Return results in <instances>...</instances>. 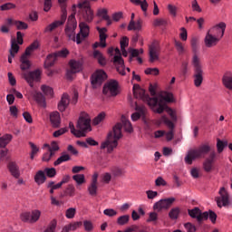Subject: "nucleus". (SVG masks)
Returning a JSON list of instances; mask_svg holds the SVG:
<instances>
[{
    "label": "nucleus",
    "instance_id": "obj_1",
    "mask_svg": "<svg viewBox=\"0 0 232 232\" xmlns=\"http://www.w3.org/2000/svg\"><path fill=\"white\" fill-rule=\"evenodd\" d=\"M121 122L122 125L118 122L112 128V131L108 133L106 140L101 144V150H107V153H113V150H116L117 146H119V140L122 139V126L128 133L133 131V126H131V122L126 116H121Z\"/></svg>",
    "mask_w": 232,
    "mask_h": 232
},
{
    "label": "nucleus",
    "instance_id": "obj_2",
    "mask_svg": "<svg viewBox=\"0 0 232 232\" xmlns=\"http://www.w3.org/2000/svg\"><path fill=\"white\" fill-rule=\"evenodd\" d=\"M77 28V20L75 19V14L72 13L67 20L65 26V34L71 41H76L77 44H81L83 39H86L90 35V26L86 22H80L79 28L80 33L75 37V29Z\"/></svg>",
    "mask_w": 232,
    "mask_h": 232
},
{
    "label": "nucleus",
    "instance_id": "obj_3",
    "mask_svg": "<svg viewBox=\"0 0 232 232\" xmlns=\"http://www.w3.org/2000/svg\"><path fill=\"white\" fill-rule=\"evenodd\" d=\"M92 120L88 117L81 116L78 120L76 128L73 125V122L70 121L69 122V128L71 130V133L72 135H75V137H86V133L88 131H92Z\"/></svg>",
    "mask_w": 232,
    "mask_h": 232
},
{
    "label": "nucleus",
    "instance_id": "obj_4",
    "mask_svg": "<svg viewBox=\"0 0 232 232\" xmlns=\"http://www.w3.org/2000/svg\"><path fill=\"white\" fill-rule=\"evenodd\" d=\"M164 101H166V102H173V94L166 92L161 99H159L157 97L149 98L148 103L149 106H150L151 110L154 111V113H163L166 108H168Z\"/></svg>",
    "mask_w": 232,
    "mask_h": 232
},
{
    "label": "nucleus",
    "instance_id": "obj_5",
    "mask_svg": "<svg viewBox=\"0 0 232 232\" xmlns=\"http://www.w3.org/2000/svg\"><path fill=\"white\" fill-rule=\"evenodd\" d=\"M210 151L211 147L208 144H203L198 149L190 150L185 157V162L191 165L195 159H204Z\"/></svg>",
    "mask_w": 232,
    "mask_h": 232
},
{
    "label": "nucleus",
    "instance_id": "obj_6",
    "mask_svg": "<svg viewBox=\"0 0 232 232\" xmlns=\"http://www.w3.org/2000/svg\"><path fill=\"white\" fill-rule=\"evenodd\" d=\"M192 65L194 67V86L200 88L204 82V70L202 69V63L198 55L194 54L192 57Z\"/></svg>",
    "mask_w": 232,
    "mask_h": 232
},
{
    "label": "nucleus",
    "instance_id": "obj_7",
    "mask_svg": "<svg viewBox=\"0 0 232 232\" xmlns=\"http://www.w3.org/2000/svg\"><path fill=\"white\" fill-rule=\"evenodd\" d=\"M80 8V21L81 23H92L95 14H93V10H92V6H90V2L88 0L83 1L78 5Z\"/></svg>",
    "mask_w": 232,
    "mask_h": 232
},
{
    "label": "nucleus",
    "instance_id": "obj_8",
    "mask_svg": "<svg viewBox=\"0 0 232 232\" xmlns=\"http://www.w3.org/2000/svg\"><path fill=\"white\" fill-rule=\"evenodd\" d=\"M39 48V41L35 40L34 44H31L26 49L24 53L20 58V68L21 70H30V66H32V63H30V60L28 58L30 55H32V52H35Z\"/></svg>",
    "mask_w": 232,
    "mask_h": 232
},
{
    "label": "nucleus",
    "instance_id": "obj_9",
    "mask_svg": "<svg viewBox=\"0 0 232 232\" xmlns=\"http://www.w3.org/2000/svg\"><path fill=\"white\" fill-rule=\"evenodd\" d=\"M62 9L61 20L54 21L46 26L45 32H53L55 28H59V26H63L64 23H66V18L68 17V12L66 11V0H58Z\"/></svg>",
    "mask_w": 232,
    "mask_h": 232
},
{
    "label": "nucleus",
    "instance_id": "obj_10",
    "mask_svg": "<svg viewBox=\"0 0 232 232\" xmlns=\"http://www.w3.org/2000/svg\"><path fill=\"white\" fill-rule=\"evenodd\" d=\"M102 93L107 97H117L119 95V82L115 80L109 81L104 84Z\"/></svg>",
    "mask_w": 232,
    "mask_h": 232
},
{
    "label": "nucleus",
    "instance_id": "obj_11",
    "mask_svg": "<svg viewBox=\"0 0 232 232\" xmlns=\"http://www.w3.org/2000/svg\"><path fill=\"white\" fill-rule=\"evenodd\" d=\"M69 66H70V69L67 70L66 77L69 81H72L75 73H79V72H82V62L71 60L69 62Z\"/></svg>",
    "mask_w": 232,
    "mask_h": 232
},
{
    "label": "nucleus",
    "instance_id": "obj_12",
    "mask_svg": "<svg viewBox=\"0 0 232 232\" xmlns=\"http://www.w3.org/2000/svg\"><path fill=\"white\" fill-rule=\"evenodd\" d=\"M108 79V75L103 70L96 71L91 78V82L93 88H99V86L102 85V82Z\"/></svg>",
    "mask_w": 232,
    "mask_h": 232
},
{
    "label": "nucleus",
    "instance_id": "obj_13",
    "mask_svg": "<svg viewBox=\"0 0 232 232\" xmlns=\"http://www.w3.org/2000/svg\"><path fill=\"white\" fill-rule=\"evenodd\" d=\"M41 218V210L34 209L30 212H24L21 214V220L23 222H29L30 224H34L37 222Z\"/></svg>",
    "mask_w": 232,
    "mask_h": 232
},
{
    "label": "nucleus",
    "instance_id": "obj_14",
    "mask_svg": "<svg viewBox=\"0 0 232 232\" xmlns=\"http://www.w3.org/2000/svg\"><path fill=\"white\" fill-rule=\"evenodd\" d=\"M23 77L31 88H34V82L41 81V71L39 69L23 73Z\"/></svg>",
    "mask_w": 232,
    "mask_h": 232
},
{
    "label": "nucleus",
    "instance_id": "obj_15",
    "mask_svg": "<svg viewBox=\"0 0 232 232\" xmlns=\"http://www.w3.org/2000/svg\"><path fill=\"white\" fill-rule=\"evenodd\" d=\"M208 33L214 35V37H218V39L220 41L222 37H224V34H226V23L220 22L210 28Z\"/></svg>",
    "mask_w": 232,
    "mask_h": 232
},
{
    "label": "nucleus",
    "instance_id": "obj_16",
    "mask_svg": "<svg viewBox=\"0 0 232 232\" xmlns=\"http://www.w3.org/2000/svg\"><path fill=\"white\" fill-rule=\"evenodd\" d=\"M188 215L191 217V218H197L198 222H204V220H208L209 218L208 211L202 213V210H200L198 207L188 209Z\"/></svg>",
    "mask_w": 232,
    "mask_h": 232
},
{
    "label": "nucleus",
    "instance_id": "obj_17",
    "mask_svg": "<svg viewBox=\"0 0 232 232\" xmlns=\"http://www.w3.org/2000/svg\"><path fill=\"white\" fill-rule=\"evenodd\" d=\"M159 55H160V45L158 42H153L149 46L150 63H155V61H159Z\"/></svg>",
    "mask_w": 232,
    "mask_h": 232
},
{
    "label": "nucleus",
    "instance_id": "obj_18",
    "mask_svg": "<svg viewBox=\"0 0 232 232\" xmlns=\"http://www.w3.org/2000/svg\"><path fill=\"white\" fill-rule=\"evenodd\" d=\"M217 159V153L215 151L210 152L209 156L203 162V169L206 173H211L215 169V160Z\"/></svg>",
    "mask_w": 232,
    "mask_h": 232
},
{
    "label": "nucleus",
    "instance_id": "obj_19",
    "mask_svg": "<svg viewBox=\"0 0 232 232\" xmlns=\"http://www.w3.org/2000/svg\"><path fill=\"white\" fill-rule=\"evenodd\" d=\"M116 55L114 56L113 63L116 65L117 72L121 73V75H126V72H124V59L121 55V50L119 48L115 49Z\"/></svg>",
    "mask_w": 232,
    "mask_h": 232
},
{
    "label": "nucleus",
    "instance_id": "obj_20",
    "mask_svg": "<svg viewBox=\"0 0 232 232\" xmlns=\"http://www.w3.org/2000/svg\"><path fill=\"white\" fill-rule=\"evenodd\" d=\"M219 198H217V204L218 208H222V206H229V194L226 188H221L219 190Z\"/></svg>",
    "mask_w": 232,
    "mask_h": 232
},
{
    "label": "nucleus",
    "instance_id": "obj_21",
    "mask_svg": "<svg viewBox=\"0 0 232 232\" xmlns=\"http://www.w3.org/2000/svg\"><path fill=\"white\" fill-rule=\"evenodd\" d=\"M173 202H175V198L160 199L154 204L153 208L154 209H158V211H160L161 209H169V208H171Z\"/></svg>",
    "mask_w": 232,
    "mask_h": 232
},
{
    "label": "nucleus",
    "instance_id": "obj_22",
    "mask_svg": "<svg viewBox=\"0 0 232 232\" xmlns=\"http://www.w3.org/2000/svg\"><path fill=\"white\" fill-rule=\"evenodd\" d=\"M164 123L166 124V126H168V128H169V131L166 133V139L167 140H173V128H175V125L173 124V121H170L169 119H168V117L166 116H161V118L160 119V123Z\"/></svg>",
    "mask_w": 232,
    "mask_h": 232
},
{
    "label": "nucleus",
    "instance_id": "obj_23",
    "mask_svg": "<svg viewBox=\"0 0 232 232\" xmlns=\"http://www.w3.org/2000/svg\"><path fill=\"white\" fill-rule=\"evenodd\" d=\"M218 43H220L218 37L210 34V33L207 32L206 36L204 38V44L206 48H214V46H217Z\"/></svg>",
    "mask_w": 232,
    "mask_h": 232
},
{
    "label": "nucleus",
    "instance_id": "obj_24",
    "mask_svg": "<svg viewBox=\"0 0 232 232\" xmlns=\"http://www.w3.org/2000/svg\"><path fill=\"white\" fill-rule=\"evenodd\" d=\"M98 179H99V174L94 173L92 176V182H91L90 186L88 187L89 195H91V197H97Z\"/></svg>",
    "mask_w": 232,
    "mask_h": 232
},
{
    "label": "nucleus",
    "instance_id": "obj_25",
    "mask_svg": "<svg viewBox=\"0 0 232 232\" xmlns=\"http://www.w3.org/2000/svg\"><path fill=\"white\" fill-rule=\"evenodd\" d=\"M135 110L136 112L131 114V121H133L134 122L146 115V108L144 106L139 105L137 102H135Z\"/></svg>",
    "mask_w": 232,
    "mask_h": 232
},
{
    "label": "nucleus",
    "instance_id": "obj_26",
    "mask_svg": "<svg viewBox=\"0 0 232 232\" xmlns=\"http://www.w3.org/2000/svg\"><path fill=\"white\" fill-rule=\"evenodd\" d=\"M69 104H70V96L68 94L64 93L62 96L60 102L58 103L59 111H65L66 108H68Z\"/></svg>",
    "mask_w": 232,
    "mask_h": 232
},
{
    "label": "nucleus",
    "instance_id": "obj_27",
    "mask_svg": "<svg viewBox=\"0 0 232 232\" xmlns=\"http://www.w3.org/2000/svg\"><path fill=\"white\" fill-rule=\"evenodd\" d=\"M33 97L37 104L41 106V108L46 107V98H44V95H43V93L39 92H33Z\"/></svg>",
    "mask_w": 232,
    "mask_h": 232
},
{
    "label": "nucleus",
    "instance_id": "obj_28",
    "mask_svg": "<svg viewBox=\"0 0 232 232\" xmlns=\"http://www.w3.org/2000/svg\"><path fill=\"white\" fill-rule=\"evenodd\" d=\"M50 121L53 128H59L61 126V114L57 111L52 112Z\"/></svg>",
    "mask_w": 232,
    "mask_h": 232
},
{
    "label": "nucleus",
    "instance_id": "obj_29",
    "mask_svg": "<svg viewBox=\"0 0 232 232\" xmlns=\"http://www.w3.org/2000/svg\"><path fill=\"white\" fill-rule=\"evenodd\" d=\"M7 168L14 179H19L21 173L19 172V166H17V163L10 161L7 165Z\"/></svg>",
    "mask_w": 232,
    "mask_h": 232
},
{
    "label": "nucleus",
    "instance_id": "obj_30",
    "mask_svg": "<svg viewBox=\"0 0 232 232\" xmlns=\"http://www.w3.org/2000/svg\"><path fill=\"white\" fill-rule=\"evenodd\" d=\"M128 30L129 32H131V30L140 32L142 30V19L139 18L136 22L130 21Z\"/></svg>",
    "mask_w": 232,
    "mask_h": 232
},
{
    "label": "nucleus",
    "instance_id": "obj_31",
    "mask_svg": "<svg viewBox=\"0 0 232 232\" xmlns=\"http://www.w3.org/2000/svg\"><path fill=\"white\" fill-rule=\"evenodd\" d=\"M133 95L135 99H144L146 97V91L140 88V85L135 84L133 86Z\"/></svg>",
    "mask_w": 232,
    "mask_h": 232
},
{
    "label": "nucleus",
    "instance_id": "obj_32",
    "mask_svg": "<svg viewBox=\"0 0 232 232\" xmlns=\"http://www.w3.org/2000/svg\"><path fill=\"white\" fill-rule=\"evenodd\" d=\"M34 182H36L38 186H41V184H44V182H46V174H44V171L38 170L36 172L34 175Z\"/></svg>",
    "mask_w": 232,
    "mask_h": 232
},
{
    "label": "nucleus",
    "instance_id": "obj_33",
    "mask_svg": "<svg viewBox=\"0 0 232 232\" xmlns=\"http://www.w3.org/2000/svg\"><path fill=\"white\" fill-rule=\"evenodd\" d=\"M130 3L132 5H135V6H140L142 12H144V14H146V12H148V6H150V5L148 4V1L146 0H130Z\"/></svg>",
    "mask_w": 232,
    "mask_h": 232
},
{
    "label": "nucleus",
    "instance_id": "obj_34",
    "mask_svg": "<svg viewBox=\"0 0 232 232\" xmlns=\"http://www.w3.org/2000/svg\"><path fill=\"white\" fill-rule=\"evenodd\" d=\"M98 17H102L104 21H107V26L111 24V18L108 15V10L106 9H99L97 13Z\"/></svg>",
    "mask_w": 232,
    "mask_h": 232
},
{
    "label": "nucleus",
    "instance_id": "obj_35",
    "mask_svg": "<svg viewBox=\"0 0 232 232\" xmlns=\"http://www.w3.org/2000/svg\"><path fill=\"white\" fill-rule=\"evenodd\" d=\"M72 160V157L67 152H62L61 156L54 161V166H60L63 162Z\"/></svg>",
    "mask_w": 232,
    "mask_h": 232
},
{
    "label": "nucleus",
    "instance_id": "obj_36",
    "mask_svg": "<svg viewBox=\"0 0 232 232\" xmlns=\"http://www.w3.org/2000/svg\"><path fill=\"white\" fill-rule=\"evenodd\" d=\"M12 139H14L12 134H5L4 136L0 137V148H6V146L12 142Z\"/></svg>",
    "mask_w": 232,
    "mask_h": 232
},
{
    "label": "nucleus",
    "instance_id": "obj_37",
    "mask_svg": "<svg viewBox=\"0 0 232 232\" xmlns=\"http://www.w3.org/2000/svg\"><path fill=\"white\" fill-rule=\"evenodd\" d=\"M93 57H94V59H97V61H98L99 64H101V66H106V58L104 57L102 53H101V51L95 50L93 52Z\"/></svg>",
    "mask_w": 232,
    "mask_h": 232
},
{
    "label": "nucleus",
    "instance_id": "obj_38",
    "mask_svg": "<svg viewBox=\"0 0 232 232\" xmlns=\"http://www.w3.org/2000/svg\"><path fill=\"white\" fill-rule=\"evenodd\" d=\"M55 61H57V56L55 53L49 54L44 62L45 68H52L53 64H55Z\"/></svg>",
    "mask_w": 232,
    "mask_h": 232
},
{
    "label": "nucleus",
    "instance_id": "obj_39",
    "mask_svg": "<svg viewBox=\"0 0 232 232\" xmlns=\"http://www.w3.org/2000/svg\"><path fill=\"white\" fill-rule=\"evenodd\" d=\"M129 222H130V215H123V216H120L117 218L116 224L118 226H127Z\"/></svg>",
    "mask_w": 232,
    "mask_h": 232
},
{
    "label": "nucleus",
    "instance_id": "obj_40",
    "mask_svg": "<svg viewBox=\"0 0 232 232\" xmlns=\"http://www.w3.org/2000/svg\"><path fill=\"white\" fill-rule=\"evenodd\" d=\"M9 52L12 57H15V53L19 52V44H17L14 39L11 41V49Z\"/></svg>",
    "mask_w": 232,
    "mask_h": 232
},
{
    "label": "nucleus",
    "instance_id": "obj_41",
    "mask_svg": "<svg viewBox=\"0 0 232 232\" xmlns=\"http://www.w3.org/2000/svg\"><path fill=\"white\" fill-rule=\"evenodd\" d=\"M223 84L227 90H232V76L224 75L222 79Z\"/></svg>",
    "mask_w": 232,
    "mask_h": 232
},
{
    "label": "nucleus",
    "instance_id": "obj_42",
    "mask_svg": "<svg viewBox=\"0 0 232 232\" xmlns=\"http://www.w3.org/2000/svg\"><path fill=\"white\" fill-rule=\"evenodd\" d=\"M193 55H197V52H198V38L192 37L190 41Z\"/></svg>",
    "mask_w": 232,
    "mask_h": 232
},
{
    "label": "nucleus",
    "instance_id": "obj_43",
    "mask_svg": "<svg viewBox=\"0 0 232 232\" xmlns=\"http://www.w3.org/2000/svg\"><path fill=\"white\" fill-rule=\"evenodd\" d=\"M72 179L76 181V184H78V186H81L82 184H84V182H86V179L83 174L73 175Z\"/></svg>",
    "mask_w": 232,
    "mask_h": 232
},
{
    "label": "nucleus",
    "instance_id": "obj_44",
    "mask_svg": "<svg viewBox=\"0 0 232 232\" xmlns=\"http://www.w3.org/2000/svg\"><path fill=\"white\" fill-rule=\"evenodd\" d=\"M226 146H227V141H222L220 139H217V149L219 153L224 151Z\"/></svg>",
    "mask_w": 232,
    "mask_h": 232
},
{
    "label": "nucleus",
    "instance_id": "obj_45",
    "mask_svg": "<svg viewBox=\"0 0 232 232\" xmlns=\"http://www.w3.org/2000/svg\"><path fill=\"white\" fill-rule=\"evenodd\" d=\"M41 90L44 93V95H47L49 97L53 96V89H52L50 86L42 85Z\"/></svg>",
    "mask_w": 232,
    "mask_h": 232
},
{
    "label": "nucleus",
    "instance_id": "obj_46",
    "mask_svg": "<svg viewBox=\"0 0 232 232\" xmlns=\"http://www.w3.org/2000/svg\"><path fill=\"white\" fill-rule=\"evenodd\" d=\"M154 26H168V20L164 18H157L153 22Z\"/></svg>",
    "mask_w": 232,
    "mask_h": 232
},
{
    "label": "nucleus",
    "instance_id": "obj_47",
    "mask_svg": "<svg viewBox=\"0 0 232 232\" xmlns=\"http://www.w3.org/2000/svg\"><path fill=\"white\" fill-rule=\"evenodd\" d=\"M179 213H180V210L178 208H172L169 213V218L177 220L179 218Z\"/></svg>",
    "mask_w": 232,
    "mask_h": 232
},
{
    "label": "nucleus",
    "instance_id": "obj_48",
    "mask_svg": "<svg viewBox=\"0 0 232 232\" xmlns=\"http://www.w3.org/2000/svg\"><path fill=\"white\" fill-rule=\"evenodd\" d=\"M29 146H31V160H34L35 155L39 152V148L36 147L34 142L30 141Z\"/></svg>",
    "mask_w": 232,
    "mask_h": 232
},
{
    "label": "nucleus",
    "instance_id": "obj_49",
    "mask_svg": "<svg viewBox=\"0 0 232 232\" xmlns=\"http://www.w3.org/2000/svg\"><path fill=\"white\" fill-rule=\"evenodd\" d=\"M56 227H57V220L53 219L48 225L47 229L44 230V232H55Z\"/></svg>",
    "mask_w": 232,
    "mask_h": 232
},
{
    "label": "nucleus",
    "instance_id": "obj_50",
    "mask_svg": "<svg viewBox=\"0 0 232 232\" xmlns=\"http://www.w3.org/2000/svg\"><path fill=\"white\" fill-rule=\"evenodd\" d=\"M65 195L68 197H74L75 196V187L73 185H68L65 188Z\"/></svg>",
    "mask_w": 232,
    "mask_h": 232
},
{
    "label": "nucleus",
    "instance_id": "obj_51",
    "mask_svg": "<svg viewBox=\"0 0 232 232\" xmlns=\"http://www.w3.org/2000/svg\"><path fill=\"white\" fill-rule=\"evenodd\" d=\"M104 117H106V114L104 112H101L96 118H94L92 124H94V126L101 124V122L104 121Z\"/></svg>",
    "mask_w": 232,
    "mask_h": 232
},
{
    "label": "nucleus",
    "instance_id": "obj_52",
    "mask_svg": "<svg viewBox=\"0 0 232 232\" xmlns=\"http://www.w3.org/2000/svg\"><path fill=\"white\" fill-rule=\"evenodd\" d=\"M75 213H77V209H75V208H70L65 211V217L66 218H73Z\"/></svg>",
    "mask_w": 232,
    "mask_h": 232
},
{
    "label": "nucleus",
    "instance_id": "obj_53",
    "mask_svg": "<svg viewBox=\"0 0 232 232\" xmlns=\"http://www.w3.org/2000/svg\"><path fill=\"white\" fill-rule=\"evenodd\" d=\"M158 220L159 214H157V212H150L149 214V218L147 219V222H153L154 224H156Z\"/></svg>",
    "mask_w": 232,
    "mask_h": 232
},
{
    "label": "nucleus",
    "instance_id": "obj_54",
    "mask_svg": "<svg viewBox=\"0 0 232 232\" xmlns=\"http://www.w3.org/2000/svg\"><path fill=\"white\" fill-rule=\"evenodd\" d=\"M168 10H169V14L171 15V17H175L177 15V6L169 4L167 6Z\"/></svg>",
    "mask_w": 232,
    "mask_h": 232
},
{
    "label": "nucleus",
    "instance_id": "obj_55",
    "mask_svg": "<svg viewBox=\"0 0 232 232\" xmlns=\"http://www.w3.org/2000/svg\"><path fill=\"white\" fill-rule=\"evenodd\" d=\"M14 26H16L17 30H26L28 28V24L21 21L14 22Z\"/></svg>",
    "mask_w": 232,
    "mask_h": 232
},
{
    "label": "nucleus",
    "instance_id": "obj_56",
    "mask_svg": "<svg viewBox=\"0 0 232 232\" xmlns=\"http://www.w3.org/2000/svg\"><path fill=\"white\" fill-rule=\"evenodd\" d=\"M191 6L193 12H198V14H200V12H202V8L200 7L197 0H193L191 2Z\"/></svg>",
    "mask_w": 232,
    "mask_h": 232
},
{
    "label": "nucleus",
    "instance_id": "obj_57",
    "mask_svg": "<svg viewBox=\"0 0 232 232\" xmlns=\"http://www.w3.org/2000/svg\"><path fill=\"white\" fill-rule=\"evenodd\" d=\"M174 44L179 55H182V53H184V45H182V44L177 40H175Z\"/></svg>",
    "mask_w": 232,
    "mask_h": 232
},
{
    "label": "nucleus",
    "instance_id": "obj_58",
    "mask_svg": "<svg viewBox=\"0 0 232 232\" xmlns=\"http://www.w3.org/2000/svg\"><path fill=\"white\" fill-rule=\"evenodd\" d=\"M146 75H159V68H147L145 70Z\"/></svg>",
    "mask_w": 232,
    "mask_h": 232
},
{
    "label": "nucleus",
    "instance_id": "obj_59",
    "mask_svg": "<svg viewBox=\"0 0 232 232\" xmlns=\"http://www.w3.org/2000/svg\"><path fill=\"white\" fill-rule=\"evenodd\" d=\"M107 35L104 33H100V43H101V48H106V39Z\"/></svg>",
    "mask_w": 232,
    "mask_h": 232
},
{
    "label": "nucleus",
    "instance_id": "obj_60",
    "mask_svg": "<svg viewBox=\"0 0 232 232\" xmlns=\"http://www.w3.org/2000/svg\"><path fill=\"white\" fill-rule=\"evenodd\" d=\"M103 214L106 215V217H116L117 211L113 208H106L103 210Z\"/></svg>",
    "mask_w": 232,
    "mask_h": 232
},
{
    "label": "nucleus",
    "instance_id": "obj_61",
    "mask_svg": "<svg viewBox=\"0 0 232 232\" xmlns=\"http://www.w3.org/2000/svg\"><path fill=\"white\" fill-rule=\"evenodd\" d=\"M83 227L85 231H88V232L92 231L93 224L92 223V221L85 220L83 221Z\"/></svg>",
    "mask_w": 232,
    "mask_h": 232
},
{
    "label": "nucleus",
    "instance_id": "obj_62",
    "mask_svg": "<svg viewBox=\"0 0 232 232\" xmlns=\"http://www.w3.org/2000/svg\"><path fill=\"white\" fill-rule=\"evenodd\" d=\"M45 173L47 175V177H49L50 179L53 178L55 175H57V171L55 170V169L51 168V169H45Z\"/></svg>",
    "mask_w": 232,
    "mask_h": 232
},
{
    "label": "nucleus",
    "instance_id": "obj_63",
    "mask_svg": "<svg viewBox=\"0 0 232 232\" xmlns=\"http://www.w3.org/2000/svg\"><path fill=\"white\" fill-rule=\"evenodd\" d=\"M69 53H70V52L68 51V49H63L61 51L54 53V54L57 57H66Z\"/></svg>",
    "mask_w": 232,
    "mask_h": 232
},
{
    "label": "nucleus",
    "instance_id": "obj_64",
    "mask_svg": "<svg viewBox=\"0 0 232 232\" xmlns=\"http://www.w3.org/2000/svg\"><path fill=\"white\" fill-rule=\"evenodd\" d=\"M184 226H185V228H186V230L188 232H195V231H197V227H194V225L191 224V223H186Z\"/></svg>",
    "mask_w": 232,
    "mask_h": 232
}]
</instances>
